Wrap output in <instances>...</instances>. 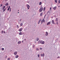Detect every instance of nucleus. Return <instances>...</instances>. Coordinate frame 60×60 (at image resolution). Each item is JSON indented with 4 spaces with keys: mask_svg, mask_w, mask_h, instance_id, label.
Here are the masks:
<instances>
[{
    "mask_svg": "<svg viewBox=\"0 0 60 60\" xmlns=\"http://www.w3.org/2000/svg\"><path fill=\"white\" fill-rule=\"evenodd\" d=\"M56 6H55L53 8V9L54 10H56Z\"/></svg>",
    "mask_w": 60,
    "mask_h": 60,
    "instance_id": "obj_8",
    "label": "nucleus"
},
{
    "mask_svg": "<svg viewBox=\"0 0 60 60\" xmlns=\"http://www.w3.org/2000/svg\"><path fill=\"white\" fill-rule=\"evenodd\" d=\"M44 11H45V7H44L43 9Z\"/></svg>",
    "mask_w": 60,
    "mask_h": 60,
    "instance_id": "obj_24",
    "label": "nucleus"
},
{
    "mask_svg": "<svg viewBox=\"0 0 60 60\" xmlns=\"http://www.w3.org/2000/svg\"><path fill=\"white\" fill-rule=\"evenodd\" d=\"M3 51V50H4V48H2V49H1Z\"/></svg>",
    "mask_w": 60,
    "mask_h": 60,
    "instance_id": "obj_25",
    "label": "nucleus"
},
{
    "mask_svg": "<svg viewBox=\"0 0 60 60\" xmlns=\"http://www.w3.org/2000/svg\"><path fill=\"white\" fill-rule=\"evenodd\" d=\"M20 25L21 26H22V23H21Z\"/></svg>",
    "mask_w": 60,
    "mask_h": 60,
    "instance_id": "obj_30",
    "label": "nucleus"
},
{
    "mask_svg": "<svg viewBox=\"0 0 60 60\" xmlns=\"http://www.w3.org/2000/svg\"><path fill=\"white\" fill-rule=\"evenodd\" d=\"M26 7L28 10H29L30 8V6H29V5L28 4H27L26 5Z\"/></svg>",
    "mask_w": 60,
    "mask_h": 60,
    "instance_id": "obj_4",
    "label": "nucleus"
},
{
    "mask_svg": "<svg viewBox=\"0 0 60 60\" xmlns=\"http://www.w3.org/2000/svg\"><path fill=\"white\" fill-rule=\"evenodd\" d=\"M42 23H43V21L42 20L41 21V24H42Z\"/></svg>",
    "mask_w": 60,
    "mask_h": 60,
    "instance_id": "obj_32",
    "label": "nucleus"
},
{
    "mask_svg": "<svg viewBox=\"0 0 60 60\" xmlns=\"http://www.w3.org/2000/svg\"><path fill=\"white\" fill-rule=\"evenodd\" d=\"M57 0H55V2H56V3H57Z\"/></svg>",
    "mask_w": 60,
    "mask_h": 60,
    "instance_id": "obj_27",
    "label": "nucleus"
},
{
    "mask_svg": "<svg viewBox=\"0 0 60 60\" xmlns=\"http://www.w3.org/2000/svg\"><path fill=\"white\" fill-rule=\"evenodd\" d=\"M17 28H19V26L18 25H17Z\"/></svg>",
    "mask_w": 60,
    "mask_h": 60,
    "instance_id": "obj_26",
    "label": "nucleus"
},
{
    "mask_svg": "<svg viewBox=\"0 0 60 60\" xmlns=\"http://www.w3.org/2000/svg\"><path fill=\"white\" fill-rule=\"evenodd\" d=\"M8 4H8V3H7L5 5V6H8Z\"/></svg>",
    "mask_w": 60,
    "mask_h": 60,
    "instance_id": "obj_16",
    "label": "nucleus"
},
{
    "mask_svg": "<svg viewBox=\"0 0 60 60\" xmlns=\"http://www.w3.org/2000/svg\"><path fill=\"white\" fill-rule=\"evenodd\" d=\"M24 34V32H23L22 34V32H20L19 33V35H21Z\"/></svg>",
    "mask_w": 60,
    "mask_h": 60,
    "instance_id": "obj_3",
    "label": "nucleus"
},
{
    "mask_svg": "<svg viewBox=\"0 0 60 60\" xmlns=\"http://www.w3.org/2000/svg\"><path fill=\"white\" fill-rule=\"evenodd\" d=\"M4 32V31H2V34H3V32Z\"/></svg>",
    "mask_w": 60,
    "mask_h": 60,
    "instance_id": "obj_38",
    "label": "nucleus"
},
{
    "mask_svg": "<svg viewBox=\"0 0 60 60\" xmlns=\"http://www.w3.org/2000/svg\"><path fill=\"white\" fill-rule=\"evenodd\" d=\"M18 11H19V10H18Z\"/></svg>",
    "mask_w": 60,
    "mask_h": 60,
    "instance_id": "obj_54",
    "label": "nucleus"
},
{
    "mask_svg": "<svg viewBox=\"0 0 60 60\" xmlns=\"http://www.w3.org/2000/svg\"><path fill=\"white\" fill-rule=\"evenodd\" d=\"M58 3L59 4H60V0H59V1H58Z\"/></svg>",
    "mask_w": 60,
    "mask_h": 60,
    "instance_id": "obj_34",
    "label": "nucleus"
},
{
    "mask_svg": "<svg viewBox=\"0 0 60 60\" xmlns=\"http://www.w3.org/2000/svg\"><path fill=\"white\" fill-rule=\"evenodd\" d=\"M56 24H57V25H58V22H56Z\"/></svg>",
    "mask_w": 60,
    "mask_h": 60,
    "instance_id": "obj_37",
    "label": "nucleus"
},
{
    "mask_svg": "<svg viewBox=\"0 0 60 60\" xmlns=\"http://www.w3.org/2000/svg\"><path fill=\"white\" fill-rule=\"evenodd\" d=\"M21 43V41H19L18 42V44H20Z\"/></svg>",
    "mask_w": 60,
    "mask_h": 60,
    "instance_id": "obj_12",
    "label": "nucleus"
},
{
    "mask_svg": "<svg viewBox=\"0 0 60 60\" xmlns=\"http://www.w3.org/2000/svg\"><path fill=\"white\" fill-rule=\"evenodd\" d=\"M44 19H45V16H44Z\"/></svg>",
    "mask_w": 60,
    "mask_h": 60,
    "instance_id": "obj_47",
    "label": "nucleus"
},
{
    "mask_svg": "<svg viewBox=\"0 0 60 60\" xmlns=\"http://www.w3.org/2000/svg\"><path fill=\"white\" fill-rule=\"evenodd\" d=\"M57 58H60V57L58 56L57 57Z\"/></svg>",
    "mask_w": 60,
    "mask_h": 60,
    "instance_id": "obj_44",
    "label": "nucleus"
},
{
    "mask_svg": "<svg viewBox=\"0 0 60 60\" xmlns=\"http://www.w3.org/2000/svg\"><path fill=\"white\" fill-rule=\"evenodd\" d=\"M39 56H40V55L38 54V57H39Z\"/></svg>",
    "mask_w": 60,
    "mask_h": 60,
    "instance_id": "obj_36",
    "label": "nucleus"
},
{
    "mask_svg": "<svg viewBox=\"0 0 60 60\" xmlns=\"http://www.w3.org/2000/svg\"><path fill=\"white\" fill-rule=\"evenodd\" d=\"M40 43H41V44H44V43H45V42L43 41L42 40H40Z\"/></svg>",
    "mask_w": 60,
    "mask_h": 60,
    "instance_id": "obj_2",
    "label": "nucleus"
},
{
    "mask_svg": "<svg viewBox=\"0 0 60 60\" xmlns=\"http://www.w3.org/2000/svg\"><path fill=\"white\" fill-rule=\"evenodd\" d=\"M40 16H42V12H41L40 14Z\"/></svg>",
    "mask_w": 60,
    "mask_h": 60,
    "instance_id": "obj_21",
    "label": "nucleus"
},
{
    "mask_svg": "<svg viewBox=\"0 0 60 60\" xmlns=\"http://www.w3.org/2000/svg\"><path fill=\"white\" fill-rule=\"evenodd\" d=\"M45 16H46V14L45 15Z\"/></svg>",
    "mask_w": 60,
    "mask_h": 60,
    "instance_id": "obj_51",
    "label": "nucleus"
},
{
    "mask_svg": "<svg viewBox=\"0 0 60 60\" xmlns=\"http://www.w3.org/2000/svg\"><path fill=\"white\" fill-rule=\"evenodd\" d=\"M5 33V31H4V33Z\"/></svg>",
    "mask_w": 60,
    "mask_h": 60,
    "instance_id": "obj_49",
    "label": "nucleus"
},
{
    "mask_svg": "<svg viewBox=\"0 0 60 60\" xmlns=\"http://www.w3.org/2000/svg\"><path fill=\"white\" fill-rule=\"evenodd\" d=\"M26 38H25V39H24V41H26Z\"/></svg>",
    "mask_w": 60,
    "mask_h": 60,
    "instance_id": "obj_48",
    "label": "nucleus"
},
{
    "mask_svg": "<svg viewBox=\"0 0 60 60\" xmlns=\"http://www.w3.org/2000/svg\"><path fill=\"white\" fill-rule=\"evenodd\" d=\"M11 8H10V9L9 11H11Z\"/></svg>",
    "mask_w": 60,
    "mask_h": 60,
    "instance_id": "obj_35",
    "label": "nucleus"
},
{
    "mask_svg": "<svg viewBox=\"0 0 60 60\" xmlns=\"http://www.w3.org/2000/svg\"><path fill=\"white\" fill-rule=\"evenodd\" d=\"M21 21V19H20V20H19L20 21Z\"/></svg>",
    "mask_w": 60,
    "mask_h": 60,
    "instance_id": "obj_41",
    "label": "nucleus"
},
{
    "mask_svg": "<svg viewBox=\"0 0 60 60\" xmlns=\"http://www.w3.org/2000/svg\"><path fill=\"white\" fill-rule=\"evenodd\" d=\"M5 10H6V8H5L3 10V12H4L5 11Z\"/></svg>",
    "mask_w": 60,
    "mask_h": 60,
    "instance_id": "obj_28",
    "label": "nucleus"
},
{
    "mask_svg": "<svg viewBox=\"0 0 60 60\" xmlns=\"http://www.w3.org/2000/svg\"><path fill=\"white\" fill-rule=\"evenodd\" d=\"M8 60H10V58H8L7 59Z\"/></svg>",
    "mask_w": 60,
    "mask_h": 60,
    "instance_id": "obj_29",
    "label": "nucleus"
},
{
    "mask_svg": "<svg viewBox=\"0 0 60 60\" xmlns=\"http://www.w3.org/2000/svg\"><path fill=\"white\" fill-rule=\"evenodd\" d=\"M56 21H58V19L57 18H56L55 20Z\"/></svg>",
    "mask_w": 60,
    "mask_h": 60,
    "instance_id": "obj_17",
    "label": "nucleus"
},
{
    "mask_svg": "<svg viewBox=\"0 0 60 60\" xmlns=\"http://www.w3.org/2000/svg\"><path fill=\"white\" fill-rule=\"evenodd\" d=\"M43 20H44V18H43Z\"/></svg>",
    "mask_w": 60,
    "mask_h": 60,
    "instance_id": "obj_43",
    "label": "nucleus"
},
{
    "mask_svg": "<svg viewBox=\"0 0 60 60\" xmlns=\"http://www.w3.org/2000/svg\"><path fill=\"white\" fill-rule=\"evenodd\" d=\"M58 7H59H59H60V6H58Z\"/></svg>",
    "mask_w": 60,
    "mask_h": 60,
    "instance_id": "obj_50",
    "label": "nucleus"
},
{
    "mask_svg": "<svg viewBox=\"0 0 60 60\" xmlns=\"http://www.w3.org/2000/svg\"><path fill=\"white\" fill-rule=\"evenodd\" d=\"M45 16H46V14L45 15Z\"/></svg>",
    "mask_w": 60,
    "mask_h": 60,
    "instance_id": "obj_52",
    "label": "nucleus"
},
{
    "mask_svg": "<svg viewBox=\"0 0 60 60\" xmlns=\"http://www.w3.org/2000/svg\"><path fill=\"white\" fill-rule=\"evenodd\" d=\"M33 48H34V45H33Z\"/></svg>",
    "mask_w": 60,
    "mask_h": 60,
    "instance_id": "obj_33",
    "label": "nucleus"
},
{
    "mask_svg": "<svg viewBox=\"0 0 60 60\" xmlns=\"http://www.w3.org/2000/svg\"><path fill=\"white\" fill-rule=\"evenodd\" d=\"M38 44H40V43H41L40 40H39L38 41Z\"/></svg>",
    "mask_w": 60,
    "mask_h": 60,
    "instance_id": "obj_18",
    "label": "nucleus"
},
{
    "mask_svg": "<svg viewBox=\"0 0 60 60\" xmlns=\"http://www.w3.org/2000/svg\"><path fill=\"white\" fill-rule=\"evenodd\" d=\"M17 54H18V52L17 51H15L14 52V55H16Z\"/></svg>",
    "mask_w": 60,
    "mask_h": 60,
    "instance_id": "obj_6",
    "label": "nucleus"
},
{
    "mask_svg": "<svg viewBox=\"0 0 60 60\" xmlns=\"http://www.w3.org/2000/svg\"><path fill=\"white\" fill-rule=\"evenodd\" d=\"M52 23L53 24H56V23H55V22H54L53 20H52Z\"/></svg>",
    "mask_w": 60,
    "mask_h": 60,
    "instance_id": "obj_10",
    "label": "nucleus"
},
{
    "mask_svg": "<svg viewBox=\"0 0 60 60\" xmlns=\"http://www.w3.org/2000/svg\"><path fill=\"white\" fill-rule=\"evenodd\" d=\"M50 22H49L47 23V25H50Z\"/></svg>",
    "mask_w": 60,
    "mask_h": 60,
    "instance_id": "obj_7",
    "label": "nucleus"
},
{
    "mask_svg": "<svg viewBox=\"0 0 60 60\" xmlns=\"http://www.w3.org/2000/svg\"><path fill=\"white\" fill-rule=\"evenodd\" d=\"M5 58H7V56H5Z\"/></svg>",
    "mask_w": 60,
    "mask_h": 60,
    "instance_id": "obj_45",
    "label": "nucleus"
},
{
    "mask_svg": "<svg viewBox=\"0 0 60 60\" xmlns=\"http://www.w3.org/2000/svg\"><path fill=\"white\" fill-rule=\"evenodd\" d=\"M46 35H45L46 36H48V32H46Z\"/></svg>",
    "mask_w": 60,
    "mask_h": 60,
    "instance_id": "obj_13",
    "label": "nucleus"
},
{
    "mask_svg": "<svg viewBox=\"0 0 60 60\" xmlns=\"http://www.w3.org/2000/svg\"><path fill=\"white\" fill-rule=\"evenodd\" d=\"M41 4H42V3H41V2H40L39 4V5H41Z\"/></svg>",
    "mask_w": 60,
    "mask_h": 60,
    "instance_id": "obj_14",
    "label": "nucleus"
},
{
    "mask_svg": "<svg viewBox=\"0 0 60 60\" xmlns=\"http://www.w3.org/2000/svg\"><path fill=\"white\" fill-rule=\"evenodd\" d=\"M2 5H3L2 4H1V6H0V7H2Z\"/></svg>",
    "mask_w": 60,
    "mask_h": 60,
    "instance_id": "obj_40",
    "label": "nucleus"
},
{
    "mask_svg": "<svg viewBox=\"0 0 60 60\" xmlns=\"http://www.w3.org/2000/svg\"><path fill=\"white\" fill-rule=\"evenodd\" d=\"M18 13H19V12H18Z\"/></svg>",
    "mask_w": 60,
    "mask_h": 60,
    "instance_id": "obj_53",
    "label": "nucleus"
},
{
    "mask_svg": "<svg viewBox=\"0 0 60 60\" xmlns=\"http://www.w3.org/2000/svg\"><path fill=\"white\" fill-rule=\"evenodd\" d=\"M39 11L40 12H41V11H43V7H42V6H41Z\"/></svg>",
    "mask_w": 60,
    "mask_h": 60,
    "instance_id": "obj_1",
    "label": "nucleus"
},
{
    "mask_svg": "<svg viewBox=\"0 0 60 60\" xmlns=\"http://www.w3.org/2000/svg\"><path fill=\"white\" fill-rule=\"evenodd\" d=\"M41 56L42 57L44 56V53H43L42 54H41Z\"/></svg>",
    "mask_w": 60,
    "mask_h": 60,
    "instance_id": "obj_11",
    "label": "nucleus"
},
{
    "mask_svg": "<svg viewBox=\"0 0 60 60\" xmlns=\"http://www.w3.org/2000/svg\"><path fill=\"white\" fill-rule=\"evenodd\" d=\"M39 39V38H37V41H38V40Z\"/></svg>",
    "mask_w": 60,
    "mask_h": 60,
    "instance_id": "obj_22",
    "label": "nucleus"
},
{
    "mask_svg": "<svg viewBox=\"0 0 60 60\" xmlns=\"http://www.w3.org/2000/svg\"><path fill=\"white\" fill-rule=\"evenodd\" d=\"M23 30V28H21L19 30V32H21L22 30Z\"/></svg>",
    "mask_w": 60,
    "mask_h": 60,
    "instance_id": "obj_5",
    "label": "nucleus"
},
{
    "mask_svg": "<svg viewBox=\"0 0 60 60\" xmlns=\"http://www.w3.org/2000/svg\"><path fill=\"white\" fill-rule=\"evenodd\" d=\"M36 49V50H37V51H38V50H39V49L37 48Z\"/></svg>",
    "mask_w": 60,
    "mask_h": 60,
    "instance_id": "obj_23",
    "label": "nucleus"
},
{
    "mask_svg": "<svg viewBox=\"0 0 60 60\" xmlns=\"http://www.w3.org/2000/svg\"><path fill=\"white\" fill-rule=\"evenodd\" d=\"M23 42H24V40H23V41H22V42L23 43Z\"/></svg>",
    "mask_w": 60,
    "mask_h": 60,
    "instance_id": "obj_42",
    "label": "nucleus"
},
{
    "mask_svg": "<svg viewBox=\"0 0 60 60\" xmlns=\"http://www.w3.org/2000/svg\"><path fill=\"white\" fill-rule=\"evenodd\" d=\"M41 20L40 19V20H39V21L38 22V24H40V22H41Z\"/></svg>",
    "mask_w": 60,
    "mask_h": 60,
    "instance_id": "obj_15",
    "label": "nucleus"
},
{
    "mask_svg": "<svg viewBox=\"0 0 60 60\" xmlns=\"http://www.w3.org/2000/svg\"><path fill=\"white\" fill-rule=\"evenodd\" d=\"M40 49L41 50V49H42V48H40Z\"/></svg>",
    "mask_w": 60,
    "mask_h": 60,
    "instance_id": "obj_39",
    "label": "nucleus"
},
{
    "mask_svg": "<svg viewBox=\"0 0 60 60\" xmlns=\"http://www.w3.org/2000/svg\"><path fill=\"white\" fill-rule=\"evenodd\" d=\"M43 22H44V23H45V20H44L43 21Z\"/></svg>",
    "mask_w": 60,
    "mask_h": 60,
    "instance_id": "obj_31",
    "label": "nucleus"
},
{
    "mask_svg": "<svg viewBox=\"0 0 60 60\" xmlns=\"http://www.w3.org/2000/svg\"><path fill=\"white\" fill-rule=\"evenodd\" d=\"M15 57V58H17L19 57V55H16Z\"/></svg>",
    "mask_w": 60,
    "mask_h": 60,
    "instance_id": "obj_9",
    "label": "nucleus"
},
{
    "mask_svg": "<svg viewBox=\"0 0 60 60\" xmlns=\"http://www.w3.org/2000/svg\"><path fill=\"white\" fill-rule=\"evenodd\" d=\"M5 7V6H4L3 8V10H4V8Z\"/></svg>",
    "mask_w": 60,
    "mask_h": 60,
    "instance_id": "obj_19",
    "label": "nucleus"
},
{
    "mask_svg": "<svg viewBox=\"0 0 60 60\" xmlns=\"http://www.w3.org/2000/svg\"><path fill=\"white\" fill-rule=\"evenodd\" d=\"M51 8H50V10H51Z\"/></svg>",
    "mask_w": 60,
    "mask_h": 60,
    "instance_id": "obj_46",
    "label": "nucleus"
},
{
    "mask_svg": "<svg viewBox=\"0 0 60 60\" xmlns=\"http://www.w3.org/2000/svg\"><path fill=\"white\" fill-rule=\"evenodd\" d=\"M10 6H9L8 9V11H9V9H10Z\"/></svg>",
    "mask_w": 60,
    "mask_h": 60,
    "instance_id": "obj_20",
    "label": "nucleus"
}]
</instances>
